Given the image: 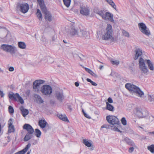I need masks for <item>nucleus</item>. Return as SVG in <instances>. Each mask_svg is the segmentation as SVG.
<instances>
[{
    "label": "nucleus",
    "instance_id": "f257e3e1",
    "mask_svg": "<svg viewBox=\"0 0 154 154\" xmlns=\"http://www.w3.org/2000/svg\"><path fill=\"white\" fill-rule=\"evenodd\" d=\"M125 88L129 90L131 93H135L137 94L138 96L141 98L146 100L147 98L148 101L152 103L154 102V94L147 95V96H144V93L140 88L136 86L131 83H127L125 85Z\"/></svg>",
    "mask_w": 154,
    "mask_h": 154
},
{
    "label": "nucleus",
    "instance_id": "f03ea898",
    "mask_svg": "<svg viewBox=\"0 0 154 154\" xmlns=\"http://www.w3.org/2000/svg\"><path fill=\"white\" fill-rule=\"evenodd\" d=\"M146 64L147 65L150 70L152 71L154 70L153 64L149 60H144L142 57H140L139 60V69L142 73L146 74L149 72L148 69L146 65Z\"/></svg>",
    "mask_w": 154,
    "mask_h": 154
},
{
    "label": "nucleus",
    "instance_id": "7ed1b4c3",
    "mask_svg": "<svg viewBox=\"0 0 154 154\" xmlns=\"http://www.w3.org/2000/svg\"><path fill=\"white\" fill-rule=\"evenodd\" d=\"M113 30L112 26L110 24H107V26L102 36L103 40L108 41L110 43H112L116 42V38L113 36Z\"/></svg>",
    "mask_w": 154,
    "mask_h": 154
},
{
    "label": "nucleus",
    "instance_id": "20e7f679",
    "mask_svg": "<svg viewBox=\"0 0 154 154\" xmlns=\"http://www.w3.org/2000/svg\"><path fill=\"white\" fill-rule=\"evenodd\" d=\"M106 119L109 123L113 125L112 126V129L120 133L122 132L120 130L121 128V124L116 117L112 115L107 116L106 117Z\"/></svg>",
    "mask_w": 154,
    "mask_h": 154
},
{
    "label": "nucleus",
    "instance_id": "39448f33",
    "mask_svg": "<svg viewBox=\"0 0 154 154\" xmlns=\"http://www.w3.org/2000/svg\"><path fill=\"white\" fill-rule=\"evenodd\" d=\"M94 12L101 17L104 20H109L114 23L112 14L109 12H105L104 11L99 10L98 9H94Z\"/></svg>",
    "mask_w": 154,
    "mask_h": 154
},
{
    "label": "nucleus",
    "instance_id": "423d86ee",
    "mask_svg": "<svg viewBox=\"0 0 154 154\" xmlns=\"http://www.w3.org/2000/svg\"><path fill=\"white\" fill-rule=\"evenodd\" d=\"M41 91L43 95H50L52 92V89L49 85H44L42 87Z\"/></svg>",
    "mask_w": 154,
    "mask_h": 154
},
{
    "label": "nucleus",
    "instance_id": "0eeeda50",
    "mask_svg": "<svg viewBox=\"0 0 154 154\" xmlns=\"http://www.w3.org/2000/svg\"><path fill=\"white\" fill-rule=\"evenodd\" d=\"M139 30L144 34L147 36H149L151 34L149 29L143 23H140L138 24Z\"/></svg>",
    "mask_w": 154,
    "mask_h": 154
},
{
    "label": "nucleus",
    "instance_id": "6e6552de",
    "mask_svg": "<svg viewBox=\"0 0 154 154\" xmlns=\"http://www.w3.org/2000/svg\"><path fill=\"white\" fill-rule=\"evenodd\" d=\"M45 81L42 80H35L33 83V88L35 92H38L41 85L44 83Z\"/></svg>",
    "mask_w": 154,
    "mask_h": 154
},
{
    "label": "nucleus",
    "instance_id": "1a4fd4ad",
    "mask_svg": "<svg viewBox=\"0 0 154 154\" xmlns=\"http://www.w3.org/2000/svg\"><path fill=\"white\" fill-rule=\"evenodd\" d=\"M17 8L19 9L20 11L22 13L25 14L27 13L29 9V5L27 3L19 4Z\"/></svg>",
    "mask_w": 154,
    "mask_h": 154
},
{
    "label": "nucleus",
    "instance_id": "9d476101",
    "mask_svg": "<svg viewBox=\"0 0 154 154\" xmlns=\"http://www.w3.org/2000/svg\"><path fill=\"white\" fill-rule=\"evenodd\" d=\"M136 114L139 118L145 117L148 115L147 111L142 110L141 108H137L136 109Z\"/></svg>",
    "mask_w": 154,
    "mask_h": 154
},
{
    "label": "nucleus",
    "instance_id": "9b49d317",
    "mask_svg": "<svg viewBox=\"0 0 154 154\" xmlns=\"http://www.w3.org/2000/svg\"><path fill=\"white\" fill-rule=\"evenodd\" d=\"M54 95L56 98L60 102H62L64 99L65 97L62 91H56Z\"/></svg>",
    "mask_w": 154,
    "mask_h": 154
},
{
    "label": "nucleus",
    "instance_id": "f8f14e48",
    "mask_svg": "<svg viewBox=\"0 0 154 154\" xmlns=\"http://www.w3.org/2000/svg\"><path fill=\"white\" fill-rule=\"evenodd\" d=\"M89 35L88 32L85 29H80L78 32V37L86 38L88 37Z\"/></svg>",
    "mask_w": 154,
    "mask_h": 154
},
{
    "label": "nucleus",
    "instance_id": "ddd939ff",
    "mask_svg": "<svg viewBox=\"0 0 154 154\" xmlns=\"http://www.w3.org/2000/svg\"><path fill=\"white\" fill-rule=\"evenodd\" d=\"M9 97L10 99L12 100L14 99L17 100V99H18L19 101L21 104H23L24 103L23 99L20 96L19 94L18 93H17L15 94H9Z\"/></svg>",
    "mask_w": 154,
    "mask_h": 154
},
{
    "label": "nucleus",
    "instance_id": "4468645a",
    "mask_svg": "<svg viewBox=\"0 0 154 154\" xmlns=\"http://www.w3.org/2000/svg\"><path fill=\"white\" fill-rule=\"evenodd\" d=\"M79 31V30L77 28L73 26H72L70 28L69 33L71 35H76L78 37Z\"/></svg>",
    "mask_w": 154,
    "mask_h": 154
},
{
    "label": "nucleus",
    "instance_id": "2eb2a0df",
    "mask_svg": "<svg viewBox=\"0 0 154 154\" xmlns=\"http://www.w3.org/2000/svg\"><path fill=\"white\" fill-rule=\"evenodd\" d=\"M42 13L45 14V19L46 20L50 22L52 20L53 17L51 14L47 9L42 12Z\"/></svg>",
    "mask_w": 154,
    "mask_h": 154
},
{
    "label": "nucleus",
    "instance_id": "dca6fc26",
    "mask_svg": "<svg viewBox=\"0 0 154 154\" xmlns=\"http://www.w3.org/2000/svg\"><path fill=\"white\" fill-rule=\"evenodd\" d=\"M23 128L26 129L28 133H33L34 130L32 126L29 124H26L23 126Z\"/></svg>",
    "mask_w": 154,
    "mask_h": 154
},
{
    "label": "nucleus",
    "instance_id": "f3484780",
    "mask_svg": "<svg viewBox=\"0 0 154 154\" xmlns=\"http://www.w3.org/2000/svg\"><path fill=\"white\" fill-rule=\"evenodd\" d=\"M12 122L13 121L12 119H10L8 121V132L10 133L14 132L15 131L14 126L12 125Z\"/></svg>",
    "mask_w": 154,
    "mask_h": 154
},
{
    "label": "nucleus",
    "instance_id": "a211bd4d",
    "mask_svg": "<svg viewBox=\"0 0 154 154\" xmlns=\"http://www.w3.org/2000/svg\"><path fill=\"white\" fill-rule=\"evenodd\" d=\"M17 51V48L14 45H9L7 52L10 53L11 54H15Z\"/></svg>",
    "mask_w": 154,
    "mask_h": 154
},
{
    "label": "nucleus",
    "instance_id": "6ab92c4d",
    "mask_svg": "<svg viewBox=\"0 0 154 154\" xmlns=\"http://www.w3.org/2000/svg\"><path fill=\"white\" fill-rule=\"evenodd\" d=\"M80 13L82 15L88 16L90 14L89 10L88 8L85 7H82L81 8Z\"/></svg>",
    "mask_w": 154,
    "mask_h": 154
},
{
    "label": "nucleus",
    "instance_id": "aec40b11",
    "mask_svg": "<svg viewBox=\"0 0 154 154\" xmlns=\"http://www.w3.org/2000/svg\"><path fill=\"white\" fill-rule=\"evenodd\" d=\"M123 141L128 145L134 147H136L134 143L131 140L127 137H125Z\"/></svg>",
    "mask_w": 154,
    "mask_h": 154
},
{
    "label": "nucleus",
    "instance_id": "412c9836",
    "mask_svg": "<svg viewBox=\"0 0 154 154\" xmlns=\"http://www.w3.org/2000/svg\"><path fill=\"white\" fill-rule=\"evenodd\" d=\"M37 1L42 12L47 9L44 3V0H37Z\"/></svg>",
    "mask_w": 154,
    "mask_h": 154
},
{
    "label": "nucleus",
    "instance_id": "4be33fe9",
    "mask_svg": "<svg viewBox=\"0 0 154 154\" xmlns=\"http://www.w3.org/2000/svg\"><path fill=\"white\" fill-rule=\"evenodd\" d=\"M33 97L35 98L36 102L38 104H40L44 102V101L41 96L37 94H34Z\"/></svg>",
    "mask_w": 154,
    "mask_h": 154
},
{
    "label": "nucleus",
    "instance_id": "5701e85b",
    "mask_svg": "<svg viewBox=\"0 0 154 154\" xmlns=\"http://www.w3.org/2000/svg\"><path fill=\"white\" fill-rule=\"evenodd\" d=\"M31 145L30 143H28L23 149L15 153L14 154H24L30 147Z\"/></svg>",
    "mask_w": 154,
    "mask_h": 154
},
{
    "label": "nucleus",
    "instance_id": "b1692460",
    "mask_svg": "<svg viewBox=\"0 0 154 154\" xmlns=\"http://www.w3.org/2000/svg\"><path fill=\"white\" fill-rule=\"evenodd\" d=\"M20 109L21 112L23 116L25 117L29 114V111L26 109H25L23 106L20 107Z\"/></svg>",
    "mask_w": 154,
    "mask_h": 154
},
{
    "label": "nucleus",
    "instance_id": "393cba45",
    "mask_svg": "<svg viewBox=\"0 0 154 154\" xmlns=\"http://www.w3.org/2000/svg\"><path fill=\"white\" fill-rule=\"evenodd\" d=\"M136 54L135 55L134 59L137 60L139 57L142 54V50L140 48H138L135 51Z\"/></svg>",
    "mask_w": 154,
    "mask_h": 154
},
{
    "label": "nucleus",
    "instance_id": "a878e982",
    "mask_svg": "<svg viewBox=\"0 0 154 154\" xmlns=\"http://www.w3.org/2000/svg\"><path fill=\"white\" fill-rule=\"evenodd\" d=\"M48 124V123L45 120H40L39 121L38 123V125L41 128H45V126L47 125Z\"/></svg>",
    "mask_w": 154,
    "mask_h": 154
},
{
    "label": "nucleus",
    "instance_id": "bb28decb",
    "mask_svg": "<svg viewBox=\"0 0 154 154\" xmlns=\"http://www.w3.org/2000/svg\"><path fill=\"white\" fill-rule=\"evenodd\" d=\"M18 45L19 48L21 49H25L26 45L25 42H19L18 43Z\"/></svg>",
    "mask_w": 154,
    "mask_h": 154
},
{
    "label": "nucleus",
    "instance_id": "cd10ccee",
    "mask_svg": "<svg viewBox=\"0 0 154 154\" xmlns=\"http://www.w3.org/2000/svg\"><path fill=\"white\" fill-rule=\"evenodd\" d=\"M33 133H27L24 138V140L26 141L30 139L32 137Z\"/></svg>",
    "mask_w": 154,
    "mask_h": 154
},
{
    "label": "nucleus",
    "instance_id": "c85d7f7f",
    "mask_svg": "<svg viewBox=\"0 0 154 154\" xmlns=\"http://www.w3.org/2000/svg\"><path fill=\"white\" fill-rule=\"evenodd\" d=\"M59 118L61 120L64 121H67L69 122V120L68 119L67 117L65 115H59L58 116Z\"/></svg>",
    "mask_w": 154,
    "mask_h": 154
},
{
    "label": "nucleus",
    "instance_id": "c756f323",
    "mask_svg": "<svg viewBox=\"0 0 154 154\" xmlns=\"http://www.w3.org/2000/svg\"><path fill=\"white\" fill-rule=\"evenodd\" d=\"M9 45L3 44L1 45L0 48L3 51L7 52Z\"/></svg>",
    "mask_w": 154,
    "mask_h": 154
},
{
    "label": "nucleus",
    "instance_id": "7c9ffc66",
    "mask_svg": "<svg viewBox=\"0 0 154 154\" xmlns=\"http://www.w3.org/2000/svg\"><path fill=\"white\" fill-rule=\"evenodd\" d=\"M106 109L110 111H113L114 109L113 106L108 102H106Z\"/></svg>",
    "mask_w": 154,
    "mask_h": 154
},
{
    "label": "nucleus",
    "instance_id": "2f4dec72",
    "mask_svg": "<svg viewBox=\"0 0 154 154\" xmlns=\"http://www.w3.org/2000/svg\"><path fill=\"white\" fill-rule=\"evenodd\" d=\"M106 2L114 9L116 10V5L112 0H106Z\"/></svg>",
    "mask_w": 154,
    "mask_h": 154
},
{
    "label": "nucleus",
    "instance_id": "473e14b6",
    "mask_svg": "<svg viewBox=\"0 0 154 154\" xmlns=\"http://www.w3.org/2000/svg\"><path fill=\"white\" fill-rule=\"evenodd\" d=\"M85 71L87 72H88L91 75L93 76L96 77L97 75L93 72L91 69L87 68H85Z\"/></svg>",
    "mask_w": 154,
    "mask_h": 154
},
{
    "label": "nucleus",
    "instance_id": "72a5a7b5",
    "mask_svg": "<svg viewBox=\"0 0 154 154\" xmlns=\"http://www.w3.org/2000/svg\"><path fill=\"white\" fill-rule=\"evenodd\" d=\"M42 133L40 131L37 129H35V135L38 137H39L41 134Z\"/></svg>",
    "mask_w": 154,
    "mask_h": 154
},
{
    "label": "nucleus",
    "instance_id": "f704fd0d",
    "mask_svg": "<svg viewBox=\"0 0 154 154\" xmlns=\"http://www.w3.org/2000/svg\"><path fill=\"white\" fill-rule=\"evenodd\" d=\"M37 17L39 19V20H42V14L41 13L40 10L39 9L37 10V12L36 13Z\"/></svg>",
    "mask_w": 154,
    "mask_h": 154
},
{
    "label": "nucleus",
    "instance_id": "c9c22d12",
    "mask_svg": "<svg viewBox=\"0 0 154 154\" xmlns=\"http://www.w3.org/2000/svg\"><path fill=\"white\" fill-rule=\"evenodd\" d=\"M64 5L67 7H69L71 2V0H63Z\"/></svg>",
    "mask_w": 154,
    "mask_h": 154
},
{
    "label": "nucleus",
    "instance_id": "e433bc0d",
    "mask_svg": "<svg viewBox=\"0 0 154 154\" xmlns=\"http://www.w3.org/2000/svg\"><path fill=\"white\" fill-rule=\"evenodd\" d=\"M147 149L152 153H154V144H152L149 146H147Z\"/></svg>",
    "mask_w": 154,
    "mask_h": 154
},
{
    "label": "nucleus",
    "instance_id": "4c0bfd02",
    "mask_svg": "<svg viewBox=\"0 0 154 154\" xmlns=\"http://www.w3.org/2000/svg\"><path fill=\"white\" fill-rule=\"evenodd\" d=\"M83 142L84 144L88 147H90L91 146V144L85 139L83 140Z\"/></svg>",
    "mask_w": 154,
    "mask_h": 154
},
{
    "label": "nucleus",
    "instance_id": "58836bf2",
    "mask_svg": "<svg viewBox=\"0 0 154 154\" xmlns=\"http://www.w3.org/2000/svg\"><path fill=\"white\" fill-rule=\"evenodd\" d=\"M122 33L123 35L125 37H127V38H129L130 36V35L129 33L128 32L125 31V30H122Z\"/></svg>",
    "mask_w": 154,
    "mask_h": 154
},
{
    "label": "nucleus",
    "instance_id": "ea45409f",
    "mask_svg": "<svg viewBox=\"0 0 154 154\" xmlns=\"http://www.w3.org/2000/svg\"><path fill=\"white\" fill-rule=\"evenodd\" d=\"M43 131L45 132L46 133L50 129L49 127L48 124L45 126V128H42Z\"/></svg>",
    "mask_w": 154,
    "mask_h": 154
},
{
    "label": "nucleus",
    "instance_id": "a19ab883",
    "mask_svg": "<svg viewBox=\"0 0 154 154\" xmlns=\"http://www.w3.org/2000/svg\"><path fill=\"white\" fill-rule=\"evenodd\" d=\"M86 80L88 82H89L91 83L92 85H94V86H96L97 85V83L92 81L90 79L88 78H87L86 79Z\"/></svg>",
    "mask_w": 154,
    "mask_h": 154
},
{
    "label": "nucleus",
    "instance_id": "79ce46f5",
    "mask_svg": "<svg viewBox=\"0 0 154 154\" xmlns=\"http://www.w3.org/2000/svg\"><path fill=\"white\" fill-rule=\"evenodd\" d=\"M111 62L112 64L116 65H117L119 64L120 63L119 60H111Z\"/></svg>",
    "mask_w": 154,
    "mask_h": 154
},
{
    "label": "nucleus",
    "instance_id": "37998d69",
    "mask_svg": "<svg viewBox=\"0 0 154 154\" xmlns=\"http://www.w3.org/2000/svg\"><path fill=\"white\" fill-rule=\"evenodd\" d=\"M121 122L122 124L124 125H126L127 124L126 121L125 117H123L122 119Z\"/></svg>",
    "mask_w": 154,
    "mask_h": 154
},
{
    "label": "nucleus",
    "instance_id": "c03bdc74",
    "mask_svg": "<svg viewBox=\"0 0 154 154\" xmlns=\"http://www.w3.org/2000/svg\"><path fill=\"white\" fill-rule=\"evenodd\" d=\"M46 39L45 38L44 36H42L41 39V43L42 44H45L46 43Z\"/></svg>",
    "mask_w": 154,
    "mask_h": 154
},
{
    "label": "nucleus",
    "instance_id": "a18cd8bd",
    "mask_svg": "<svg viewBox=\"0 0 154 154\" xmlns=\"http://www.w3.org/2000/svg\"><path fill=\"white\" fill-rule=\"evenodd\" d=\"M81 61H83L85 59V57L82 54H80L78 56Z\"/></svg>",
    "mask_w": 154,
    "mask_h": 154
},
{
    "label": "nucleus",
    "instance_id": "49530a36",
    "mask_svg": "<svg viewBox=\"0 0 154 154\" xmlns=\"http://www.w3.org/2000/svg\"><path fill=\"white\" fill-rule=\"evenodd\" d=\"M9 112L10 113H12L14 112V109L13 107L11 106H9L8 107Z\"/></svg>",
    "mask_w": 154,
    "mask_h": 154
},
{
    "label": "nucleus",
    "instance_id": "de8ad7c7",
    "mask_svg": "<svg viewBox=\"0 0 154 154\" xmlns=\"http://www.w3.org/2000/svg\"><path fill=\"white\" fill-rule=\"evenodd\" d=\"M134 150V146L131 147L129 148L128 149V152H130L131 153L133 152Z\"/></svg>",
    "mask_w": 154,
    "mask_h": 154
},
{
    "label": "nucleus",
    "instance_id": "09e8293b",
    "mask_svg": "<svg viewBox=\"0 0 154 154\" xmlns=\"http://www.w3.org/2000/svg\"><path fill=\"white\" fill-rule=\"evenodd\" d=\"M30 90H28L26 91L25 94L27 96H29L30 94Z\"/></svg>",
    "mask_w": 154,
    "mask_h": 154
},
{
    "label": "nucleus",
    "instance_id": "8fccbe9b",
    "mask_svg": "<svg viewBox=\"0 0 154 154\" xmlns=\"http://www.w3.org/2000/svg\"><path fill=\"white\" fill-rule=\"evenodd\" d=\"M108 102L109 103H112L113 102V100L110 97H109L108 99Z\"/></svg>",
    "mask_w": 154,
    "mask_h": 154
},
{
    "label": "nucleus",
    "instance_id": "3c124183",
    "mask_svg": "<svg viewBox=\"0 0 154 154\" xmlns=\"http://www.w3.org/2000/svg\"><path fill=\"white\" fill-rule=\"evenodd\" d=\"M50 104L52 105H53L55 103V101L54 100H51L50 101Z\"/></svg>",
    "mask_w": 154,
    "mask_h": 154
},
{
    "label": "nucleus",
    "instance_id": "603ef678",
    "mask_svg": "<svg viewBox=\"0 0 154 154\" xmlns=\"http://www.w3.org/2000/svg\"><path fill=\"white\" fill-rule=\"evenodd\" d=\"M14 70V67L11 66L9 68V70L10 71H13Z\"/></svg>",
    "mask_w": 154,
    "mask_h": 154
},
{
    "label": "nucleus",
    "instance_id": "864d4df0",
    "mask_svg": "<svg viewBox=\"0 0 154 154\" xmlns=\"http://www.w3.org/2000/svg\"><path fill=\"white\" fill-rule=\"evenodd\" d=\"M84 115L86 117L89 119H90L91 118V117L90 116H89L88 114H86V113H85Z\"/></svg>",
    "mask_w": 154,
    "mask_h": 154
},
{
    "label": "nucleus",
    "instance_id": "5fc2aeb1",
    "mask_svg": "<svg viewBox=\"0 0 154 154\" xmlns=\"http://www.w3.org/2000/svg\"><path fill=\"white\" fill-rule=\"evenodd\" d=\"M4 95V94L3 93V92L0 91V95L1 96V97H3Z\"/></svg>",
    "mask_w": 154,
    "mask_h": 154
},
{
    "label": "nucleus",
    "instance_id": "6e6d98bb",
    "mask_svg": "<svg viewBox=\"0 0 154 154\" xmlns=\"http://www.w3.org/2000/svg\"><path fill=\"white\" fill-rule=\"evenodd\" d=\"M108 126L106 125H104L101 127V129L103 128H108Z\"/></svg>",
    "mask_w": 154,
    "mask_h": 154
},
{
    "label": "nucleus",
    "instance_id": "4d7b16f0",
    "mask_svg": "<svg viewBox=\"0 0 154 154\" xmlns=\"http://www.w3.org/2000/svg\"><path fill=\"white\" fill-rule=\"evenodd\" d=\"M56 36H55V35H54L52 37V41H54L56 39Z\"/></svg>",
    "mask_w": 154,
    "mask_h": 154
},
{
    "label": "nucleus",
    "instance_id": "13d9d810",
    "mask_svg": "<svg viewBox=\"0 0 154 154\" xmlns=\"http://www.w3.org/2000/svg\"><path fill=\"white\" fill-rule=\"evenodd\" d=\"M75 86L76 87H78L79 85V83L78 82H76L75 83Z\"/></svg>",
    "mask_w": 154,
    "mask_h": 154
},
{
    "label": "nucleus",
    "instance_id": "bf43d9fd",
    "mask_svg": "<svg viewBox=\"0 0 154 154\" xmlns=\"http://www.w3.org/2000/svg\"><path fill=\"white\" fill-rule=\"evenodd\" d=\"M148 134H152L154 136V131L150 132L148 133Z\"/></svg>",
    "mask_w": 154,
    "mask_h": 154
},
{
    "label": "nucleus",
    "instance_id": "052dcab7",
    "mask_svg": "<svg viewBox=\"0 0 154 154\" xmlns=\"http://www.w3.org/2000/svg\"><path fill=\"white\" fill-rule=\"evenodd\" d=\"M68 108L70 110V111H71L72 110V107L70 105L68 106Z\"/></svg>",
    "mask_w": 154,
    "mask_h": 154
},
{
    "label": "nucleus",
    "instance_id": "680f3d73",
    "mask_svg": "<svg viewBox=\"0 0 154 154\" xmlns=\"http://www.w3.org/2000/svg\"><path fill=\"white\" fill-rule=\"evenodd\" d=\"M4 71L3 70H2L1 68L0 67V72L3 73Z\"/></svg>",
    "mask_w": 154,
    "mask_h": 154
},
{
    "label": "nucleus",
    "instance_id": "e2e57ef3",
    "mask_svg": "<svg viewBox=\"0 0 154 154\" xmlns=\"http://www.w3.org/2000/svg\"><path fill=\"white\" fill-rule=\"evenodd\" d=\"M63 42L65 43H68V42H67L66 41V40H63Z\"/></svg>",
    "mask_w": 154,
    "mask_h": 154
},
{
    "label": "nucleus",
    "instance_id": "0e129e2a",
    "mask_svg": "<svg viewBox=\"0 0 154 154\" xmlns=\"http://www.w3.org/2000/svg\"><path fill=\"white\" fill-rule=\"evenodd\" d=\"M103 67V66H101L100 67V69H101Z\"/></svg>",
    "mask_w": 154,
    "mask_h": 154
},
{
    "label": "nucleus",
    "instance_id": "69168bd1",
    "mask_svg": "<svg viewBox=\"0 0 154 154\" xmlns=\"http://www.w3.org/2000/svg\"><path fill=\"white\" fill-rule=\"evenodd\" d=\"M30 152H31V150L30 151H28V152H27V154H30Z\"/></svg>",
    "mask_w": 154,
    "mask_h": 154
},
{
    "label": "nucleus",
    "instance_id": "338daca9",
    "mask_svg": "<svg viewBox=\"0 0 154 154\" xmlns=\"http://www.w3.org/2000/svg\"><path fill=\"white\" fill-rule=\"evenodd\" d=\"M82 112L84 115L85 114V112H84V110L83 109L82 110Z\"/></svg>",
    "mask_w": 154,
    "mask_h": 154
},
{
    "label": "nucleus",
    "instance_id": "774afa93",
    "mask_svg": "<svg viewBox=\"0 0 154 154\" xmlns=\"http://www.w3.org/2000/svg\"><path fill=\"white\" fill-rule=\"evenodd\" d=\"M98 62H100V63H102V62H101L100 61H99L98 60Z\"/></svg>",
    "mask_w": 154,
    "mask_h": 154
}]
</instances>
